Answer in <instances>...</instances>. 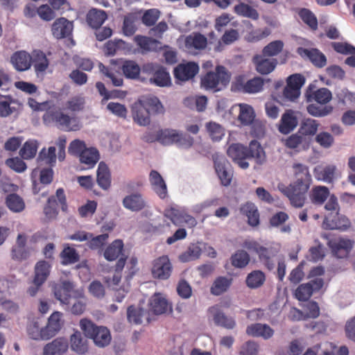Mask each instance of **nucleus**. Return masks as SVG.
Masks as SVG:
<instances>
[{
  "label": "nucleus",
  "instance_id": "obj_41",
  "mask_svg": "<svg viewBox=\"0 0 355 355\" xmlns=\"http://www.w3.org/2000/svg\"><path fill=\"white\" fill-rule=\"evenodd\" d=\"M234 12L239 16L250 18L252 20H257L259 18V12L253 6L240 2L234 8Z\"/></svg>",
  "mask_w": 355,
  "mask_h": 355
},
{
  "label": "nucleus",
  "instance_id": "obj_60",
  "mask_svg": "<svg viewBox=\"0 0 355 355\" xmlns=\"http://www.w3.org/2000/svg\"><path fill=\"white\" fill-rule=\"evenodd\" d=\"M60 256L62 259L61 263L64 266L75 263L79 261V255L76 250L69 245L64 248Z\"/></svg>",
  "mask_w": 355,
  "mask_h": 355
},
{
  "label": "nucleus",
  "instance_id": "obj_30",
  "mask_svg": "<svg viewBox=\"0 0 355 355\" xmlns=\"http://www.w3.org/2000/svg\"><path fill=\"white\" fill-rule=\"evenodd\" d=\"M240 212L248 218V223L252 227L259 225V213L257 206L251 202H247L240 207Z\"/></svg>",
  "mask_w": 355,
  "mask_h": 355
},
{
  "label": "nucleus",
  "instance_id": "obj_47",
  "mask_svg": "<svg viewBox=\"0 0 355 355\" xmlns=\"http://www.w3.org/2000/svg\"><path fill=\"white\" fill-rule=\"evenodd\" d=\"M79 158L81 163L87 165L88 168H92L99 160L100 155L97 149L90 148L82 152Z\"/></svg>",
  "mask_w": 355,
  "mask_h": 355
},
{
  "label": "nucleus",
  "instance_id": "obj_56",
  "mask_svg": "<svg viewBox=\"0 0 355 355\" xmlns=\"http://www.w3.org/2000/svg\"><path fill=\"white\" fill-rule=\"evenodd\" d=\"M255 117L254 112L252 106L247 104L240 105L239 120L241 124L248 125L251 124Z\"/></svg>",
  "mask_w": 355,
  "mask_h": 355
},
{
  "label": "nucleus",
  "instance_id": "obj_12",
  "mask_svg": "<svg viewBox=\"0 0 355 355\" xmlns=\"http://www.w3.org/2000/svg\"><path fill=\"white\" fill-rule=\"evenodd\" d=\"M323 286L324 280L322 278H315L307 283L298 286L295 291V296L299 301H307L313 293L318 292Z\"/></svg>",
  "mask_w": 355,
  "mask_h": 355
},
{
  "label": "nucleus",
  "instance_id": "obj_22",
  "mask_svg": "<svg viewBox=\"0 0 355 355\" xmlns=\"http://www.w3.org/2000/svg\"><path fill=\"white\" fill-rule=\"evenodd\" d=\"M123 206L132 212H139L146 207V202L141 193H132L124 197L122 201Z\"/></svg>",
  "mask_w": 355,
  "mask_h": 355
},
{
  "label": "nucleus",
  "instance_id": "obj_16",
  "mask_svg": "<svg viewBox=\"0 0 355 355\" xmlns=\"http://www.w3.org/2000/svg\"><path fill=\"white\" fill-rule=\"evenodd\" d=\"M227 153L241 168L245 169L249 166L248 162L245 161L248 159L246 146L239 144H232L228 148Z\"/></svg>",
  "mask_w": 355,
  "mask_h": 355
},
{
  "label": "nucleus",
  "instance_id": "obj_38",
  "mask_svg": "<svg viewBox=\"0 0 355 355\" xmlns=\"http://www.w3.org/2000/svg\"><path fill=\"white\" fill-rule=\"evenodd\" d=\"M97 183L103 189H107L111 185V174L106 164L101 162L97 169Z\"/></svg>",
  "mask_w": 355,
  "mask_h": 355
},
{
  "label": "nucleus",
  "instance_id": "obj_42",
  "mask_svg": "<svg viewBox=\"0 0 355 355\" xmlns=\"http://www.w3.org/2000/svg\"><path fill=\"white\" fill-rule=\"evenodd\" d=\"M107 19V14L104 10L93 8L87 15V21L89 26L98 29Z\"/></svg>",
  "mask_w": 355,
  "mask_h": 355
},
{
  "label": "nucleus",
  "instance_id": "obj_1",
  "mask_svg": "<svg viewBox=\"0 0 355 355\" xmlns=\"http://www.w3.org/2000/svg\"><path fill=\"white\" fill-rule=\"evenodd\" d=\"M80 327L84 335L92 339L99 347L107 346L112 340L110 330L104 326H98L91 320L83 318L80 320Z\"/></svg>",
  "mask_w": 355,
  "mask_h": 355
},
{
  "label": "nucleus",
  "instance_id": "obj_57",
  "mask_svg": "<svg viewBox=\"0 0 355 355\" xmlns=\"http://www.w3.org/2000/svg\"><path fill=\"white\" fill-rule=\"evenodd\" d=\"M249 254L243 250H239L231 257L232 265L237 268H245L250 262Z\"/></svg>",
  "mask_w": 355,
  "mask_h": 355
},
{
  "label": "nucleus",
  "instance_id": "obj_59",
  "mask_svg": "<svg viewBox=\"0 0 355 355\" xmlns=\"http://www.w3.org/2000/svg\"><path fill=\"white\" fill-rule=\"evenodd\" d=\"M150 114H161L164 112V107L159 98L156 96L146 97L141 99Z\"/></svg>",
  "mask_w": 355,
  "mask_h": 355
},
{
  "label": "nucleus",
  "instance_id": "obj_33",
  "mask_svg": "<svg viewBox=\"0 0 355 355\" xmlns=\"http://www.w3.org/2000/svg\"><path fill=\"white\" fill-rule=\"evenodd\" d=\"M71 348L78 354H85L88 352V341L82 334L76 331L70 338Z\"/></svg>",
  "mask_w": 355,
  "mask_h": 355
},
{
  "label": "nucleus",
  "instance_id": "obj_54",
  "mask_svg": "<svg viewBox=\"0 0 355 355\" xmlns=\"http://www.w3.org/2000/svg\"><path fill=\"white\" fill-rule=\"evenodd\" d=\"M121 69L124 76L130 79L138 78L140 73V67L133 60H125L121 65Z\"/></svg>",
  "mask_w": 355,
  "mask_h": 355
},
{
  "label": "nucleus",
  "instance_id": "obj_64",
  "mask_svg": "<svg viewBox=\"0 0 355 355\" xmlns=\"http://www.w3.org/2000/svg\"><path fill=\"white\" fill-rule=\"evenodd\" d=\"M284 46V44L282 40L272 41L263 47L262 54L268 58L276 56L282 51Z\"/></svg>",
  "mask_w": 355,
  "mask_h": 355
},
{
  "label": "nucleus",
  "instance_id": "obj_62",
  "mask_svg": "<svg viewBox=\"0 0 355 355\" xmlns=\"http://www.w3.org/2000/svg\"><path fill=\"white\" fill-rule=\"evenodd\" d=\"M137 16L135 13H128L124 17L123 23V32L126 36H131L137 31L136 22Z\"/></svg>",
  "mask_w": 355,
  "mask_h": 355
},
{
  "label": "nucleus",
  "instance_id": "obj_58",
  "mask_svg": "<svg viewBox=\"0 0 355 355\" xmlns=\"http://www.w3.org/2000/svg\"><path fill=\"white\" fill-rule=\"evenodd\" d=\"M266 280L265 274L261 270H253L247 276L245 282L250 288H257L262 286Z\"/></svg>",
  "mask_w": 355,
  "mask_h": 355
},
{
  "label": "nucleus",
  "instance_id": "obj_10",
  "mask_svg": "<svg viewBox=\"0 0 355 355\" xmlns=\"http://www.w3.org/2000/svg\"><path fill=\"white\" fill-rule=\"evenodd\" d=\"M172 271V263L167 255L161 256L153 261L151 273L155 279H168L171 277Z\"/></svg>",
  "mask_w": 355,
  "mask_h": 355
},
{
  "label": "nucleus",
  "instance_id": "obj_50",
  "mask_svg": "<svg viewBox=\"0 0 355 355\" xmlns=\"http://www.w3.org/2000/svg\"><path fill=\"white\" fill-rule=\"evenodd\" d=\"M232 284V279L225 277H218L214 282L210 292L214 295H220L227 291Z\"/></svg>",
  "mask_w": 355,
  "mask_h": 355
},
{
  "label": "nucleus",
  "instance_id": "obj_27",
  "mask_svg": "<svg viewBox=\"0 0 355 355\" xmlns=\"http://www.w3.org/2000/svg\"><path fill=\"white\" fill-rule=\"evenodd\" d=\"M297 125V119L292 110H287L282 114L278 126L279 132L287 135Z\"/></svg>",
  "mask_w": 355,
  "mask_h": 355
},
{
  "label": "nucleus",
  "instance_id": "obj_32",
  "mask_svg": "<svg viewBox=\"0 0 355 355\" xmlns=\"http://www.w3.org/2000/svg\"><path fill=\"white\" fill-rule=\"evenodd\" d=\"M293 168L295 178L294 182L311 186L312 179L307 166L297 163L293 164Z\"/></svg>",
  "mask_w": 355,
  "mask_h": 355
},
{
  "label": "nucleus",
  "instance_id": "obj_13",
  "mask_svg": "<svg viewBox=\"0 0 355 355\" xmlns=\"http://www.w3.org/2000/svg\"><path fill=\"white\" fill-rule=\"evenodd\" d=\"M305 98L308 103L328 104L332 99V94L326 87L317 89L315 85L310 84L306 90Z\"/></svg>",
  "mask_w": 355,
  "mask_h": 355
},
{
  "label": "nucleus",
  "instance_id": "obj_11",
  "mask_svg": "<svg viewBox=\"0 0 355 355\" xmlns=\"http://www.w3.org/2000/svg\"><path fill=\"white\" fill-rule=\"evenodd\" d=\"M207 313L209 318H211L218 327L227 329H233L236 327V323L234 318L227 315L218 304L210 306Z\"/></svg>",
  "mask_w": 355,
  "mask_h": 355
},
{
  "label": "nucleus",
  "instance_id": "obj_6",
  "mask_svg": "<svg viewBox=\"0 0 355 355\" xmlns=\"http://www.w3.org/2000/svg\"><path fill=\"white\" fill-rule=\"evenodd\" d=\"M60 205L63 211H67L68 205L64 191L59 188L55 192V196H50L44 207V214L48 219H54L58 214V205Z\"/></svg>",
  "mask_w": 355,
  "mask_h": 355
},
{
  "label": "nucleus",
  "instance_id": "obj_25",
  "mask_svg": "<svg viewBox=\"0 0 355 355\" xmlns=\"http://www.w3.org/2000/svg\"><path fill=\"white\" fill-rule=\"evenodd\" d=\"M149 182L153 190L160 198L164 199L167 196L166 182L158 171L152 170L150 172Z\"/></svg>",
  "mask_w": 355,
  "mask_h": 355
},
{
  "label": "nucleus",
  "instance_id": "obj_2",
  "mask_svg": "<svg viewBox=\"0 0 355 355\" xmlns=\"http://www.w3.org/2000/svg\"><path fill=\"white\" fill-rule=\"evenodd\" d=\"M43 119L46 122L55 123L59 129L65 132L78 131L82 128V123L78 117L69 116L60 110L46 112L43 116Z\"/></svg>",
  "mask_w": 355,
  "mask_h": 355
},
{
  "label": "nucleus",
  "instance_id": "obj_39",
  "mask_svg": "<svg viewBox=\"0 0 355 355\" xmlns=\"http://www.w3.org/2000/svg\"><path fill=\"white\" fill-rule=\"evenodd\" d=\"M148 318V313L146 310L139 306L131 305L127 309V318L130 323L140 324L142 323L143 318Z\"/></svg>",
  "mask_w": 355,
  "mask_h": 355
},
{
  "label": "nucleus",
  "instance_id": "obj_7",
  "mask_svg": "<svg viewBox=\"0 0 355 355\" xmlns=\"http://www.w3.org/2000/svg\"><path fill=\"white\" fill-rule=\"evenodd\" d=\"M310 186L303 184L291 183L281 189L282 192L288 197L292 206L301 208L306 201V194Z\"/></svg>",
  "mask_w": 355,
  "mask_h": 355
},
{
  "label": "nucleus",
  "instance_id": "obj_4",
  "mask_svg": "<svg viewBox=\"0 0 355 355\" xmlns=\"http://www.w3.org/2000/svg\"><path fill=\"white\" fill-rule=\"evenodd\" d=\"M243 247L248 251L256 253L261 262L270 270L275 267L273 258L277 256V250L272 247L266 248L261 245L256 241L246 240L243 243Z\"/></svg>",
  "mask_w": 355,
  "mask_h": 355
},
{
  "label": "nucleus",
  "instance_id": "obj_8",
  "mask_svg": "<svg viewBox=\"0 0 355 355\" xmlns=\"http://www.w3.org/2000/svg\"><path fill=\"white\" fill-rule=\"evenodd\" d=\"M213 160L214 168L220 184L225 187L230 185L233 177V171L230 163L224 156L217 154L213 155Z\"/></svg>",
  "mask_w": 355,
  "mask_h": 355
},
{
  "label": "nucleus",
  "instance_id": "obj_55",
  "mask_svg": "<svg viewBox=\"0 0 355 355\" xmlns=\"http://www.w3.org/2000/svg\"><path fill=\"white\" fill-rule=\"evenodd\" d=\"M150 306L154 313L158 315L164 313L167 311L168 302L159 294H155L150 301Z\"/></svg>",
  "mask_w": 355,
  "mask_h": 355
},
{
  "label": "nucleus",
  "instance_id": "obj_51",
  "mask_svg": "<svg viewBox=\"0 0 355 355\" xmlns=\"http://www.w3.org/2000/svg\"><path fill=\"white\" fill-rule=\"evenodd\" d=\"M178 131L173 129H164L158 132L157 139L163 145H172L176 144Z\"/></svg>",
  "mask_w": 355,
  "mask_h": 355
},
{
  "label": "nucleus",
  "instance_id": "obj_18",
  "mask_svg": "<svg viewBox=\"0 0 355 355\" xmlns=\"http://www.w3.org/2000/svg\"><path fill=\"white\" fill-rule=\"evenodd\" d=\"M252 60L257 72L263 75L273 71L278 64L276 58L264 57L263 54L254 55Z\"/></svg>",
  "mask_w": 355,
  "mask_h": 355
},
{
  "label": "nucleus",
  "instance_id": "obj_48",
  "mask_svg": "<svg viewBox=\"0 0 355 355\" xmlns=\"http://www.w3.org/2000/svg\"><path fill=\"white\" fill-rule=\"evenodd\" d=\"M297 14L302 21L312 31H316L318 28V19L315 14L308 8H300Z\"/></svg>",
  "mask_w": 355,
  "mask_h": 355
},
{
  "label": "nucleus",
  "instance_id": "obj_35",
  "mask_svg": "<svg viewBox=\"0 0 355 355\" xmlns=\"http://www.w3.org/2000/svg\"><path fill=\"white\" fill-rule=\"evenodd\" d=\"M334 107L328 104H319L311 103L306 106L307 112L314 117L322 118L330 115Z\"/></svg>",
  "mask_w": 355,
  "mask_h": 355
},
{
  "label": "nucleus",
  "instance_id": "obj_15",
  "mask_svg": "<svg viewBox=\"0 0 355 355\" xmlns=\"http://www.w3.org/2000/svg\"><path fill=\"white\" fill-rule=\"evenodd\" d=\"M328 245L334 255L341 259L348 256L353 248V242L348 239L333 238L329 240Z\"/></svg>",
  "mask_w": 355,
  "mask_h": 355
},
{
  "label": "nucleus",
  "instance_id": "obj_37",
  "mask_svg": "<svg viewBox=\"0 0 355 355\" xmlns=\"http://www.w3.org/2000/svg\"><path fill=\"white\" fill-rule=\"evenodd\" d=\"M123 242L121 239L112 241L105 250L103 255L106 260L112 261L116 260L123 250Z\"/></svg>",
  "mask_w": 355,
  "mask_h": 355
},
{
  "label": "nucleus",
  "instance_id": "obj_45",
  "mask_svg": "<svg viewBox=\"0 0 355 355\" xmlns=\"http://www.w3.org/2000/svg\"><path fill=\"white\" fill-rule=\"evenodd\" d=\"M329 189L325 186H315L312 188L311 200L315 205H322L330 196Z\"/></svg>",
  "mask_w": 355,
  "mask_h": 355
},
{
  "label": "nucleus",
  "instance_id": "obj_53",
  "mask_svg": "<svg viewBox=\"0 0 355 355\" xmlns=\"http://www.w3.org/2000/svg\"><path fill=\"white\" fill-rule=\"evenodd\" d=\"M300 91L295 89L294 87L286 84V87L284 88L283 93L282 96H279V98H275V100L282 105H285L286 102H295L300 97Z\"/></svg>",
  "mask_w": 355,
  "mask_h": 355
},
{
  "label": "nucleus",
  "instance_id": "obj_3",
  "mask_svg": "<svg viewBox=\"0 0 355 355\" xmlns=\"http://www.w3.org/2000/svg\"><path fill=\"white\" fill-rule=\"evenodd\" d=\"M230 80V75L222 65L216 67L215 71L207 72L201 78V86L206 89L219 91L226 86Z\"/></svg>",
  "mask_w": 355,
  "mask_h": 355
},
{
  "label": "nucleus",
  "instance_id": "obj_26",
  "mask_svg": "<svg viewBox=\"0 0 355 355\" xmlns=\"http://www.w3.org/2000/svg\"><path fill=\"white\" fill-rule=\"evenodd\" d=\"M132 117L134 121L140 125H147L150 123V114L146 108L143 101L139 100L132 107Z\"/></svg>",
  "mask_w": 355,
  "mask_h": 355
},
{
  "label": "nucleus",
  "instance_id": "obj_5",
  "mask_svg": "<svg viewBox=\"0 0 355 355\" xmlns=\"http://www.w3.org/2000/svg\"><path fill=\"white\" fill-rule=\"evenodd\" d=\"M143 71L150 76L149 82L155 86L165 87L171 85L170 74L163 66L147 63L143 66Z\"/></svg>",
  "mask_w": 355,
  "mask_h": 355
},
{
  "label": "nucleus",
  "instance_id": "obj_46",
  "mask_svg": "<svg viewBox=\"0 0 355 355\" xmlns=\"http://www.w3.org/2000/svg\"><path fill=\"white\" fill-rule=\"evenodd\" d=\"M320 126L319 122L311 118L304 119L301 123L299 132L307 137V136H313L316 134Z\"/></svg>",
  "mask_w": 355,
  "mask_h": 355
},
{
  "label": "nucleus",
  "instance_id": "obj_49",
  "mask_svg": "<svg viewBox=\"0 0 355 355\" xmlns=\"http://www.w3.org/2000/svg\"><path fill=\"white\" fill-rule=\"evenodd\" d=\"M8 208L12 212H21L25 209V202L22 198L16 193H10L6 198Z\"/></svg>",
  "mask_w": 355,
  "mask_h": 355
},
{
  "label": "nucleus",
  "instance_id": "obj_52",
  "mask_svg": "<svg viewBox=\"0 0 355 355\" xmlns=\"http://www.w3.org/2000/svg\"><path fill=\"white\" fill-rule=\"evenodd\" d=\"M70 311L73 315H80L83 314L87 306V299L83 294L73 296L71 298Z\"/></svg>",
  "mask_w": 355,
  "mask_h": 355
},
{
  "label": "nucleus",
  "instance_id": "obj_29",
  "mask_svg": "<svg viewBox=\"0 0 355 355\" xmlns=\"http://www.w3.org/2000/svg\"><path fill=\"white\" fill-rule=\"evenodd\" d=\"M246 334L252 337H261L267 340L273 336L274 330L268 324L255 323L247 327Z\"/></svg>",
  "mask_w": 355,
  "mask_h": 355
},
{
  "label": "nucleus",
  "instance_id": "obj_34",
  "mask_svg": "<svg viewBox=\"0 0 355 355\" xmlns=\"http://www.w3.org/2000/svg\"><path fill=\"white\" fill-rule=\"evenodd\" d=\"M239 33L237 30L230 28L226 30L221 38L218 41L217 44L214 46V51L221 52L224 49L225 45H230L239 39Z\"/></svg>",
  "mask_w": 355,
  "mask_h": 355
},
{
  "label": "nucleus",
  "instance_id": "obj_19",
  "mask_svg": "<svg viewBox=\"0 0 355 355\" xmlns=\"http://www.w3.org/2000/svg\"><path fill=\"white\" fill-rule=\"evenodd\" d=\"M297 53L302 58H308L315 67L322 68L327 64L325 55L317 49H305L298 47Z\"/></svg>",
  "mask_w": 355,
  "mask_h": 355
},
{
  "label": "nucleus",
  "instance_id": "obj_31",
  "mask_svg": "<svg viewBox=\"0 0 355 355\" xmlns=\"http://www.w3.org/2000/svg\"><path fill=\"white\" fill-rule=\"evenodd\" d=\"M68 347L69 344L66 338H58L46 345L44 348V355H60L66 352Z\"/></svg>",
  "mask_w": 355,
  "mask_h": 355
},
{
  "label": "nucleus",
  "instance_id": "obj_63",
  "mask_svg": "<svg viewBox=\"0 0 355 355\" xmlns=\"http://www.w3.org/2000/svg\"><path fill=\"white\" fill-rule=\"evenodd\" d=\"M85 105V98L81 96H76L70 98L65 103V110L72 112H79L84 110Z\"/></svg>",
  "mask_w": 355,
  "mask_h": 355
},
{
  "label": "nucleus",
  "instance_id": "obj_14",
  "mask_svg": "<svg viewBox=\"0 0 355 355\" xmlns=\"http://www.w3.org/2000/svg\"><path fill=\"white\" fill-rule=\"evenodd\" d=\"M311 139L310 138L302 135L299 132L282 139L284 146L293 150L295 153L308 150L311 146Z\"/></svg>",
  "mask_w": 355,
  "mask_h": 355
},
{
  "label": "nucleus",
  "instance_id": "obj_40",
  "mask_svg": "<svg viewBox=\"0 0 355 355\" xmlns=\"http://www.w3.org/2000/svg\"><path fill=\"white\" fill-rule=\"evenodd\" d=\"M247 155L248 158H254L258 164H262L266 160L263 148L256 140L251 141L247 147Z\"/></svg>",
  "mask_w": 355,
  "mask_h": 355
},
{
  "label": "nucleus",
  "instance_id": "obj_43",
  "mask_svg": "<svg viewBox=\"0 0 355 355\" xmlns=\"http://www.w3.org/2000/svg\"><path fill=\"white\" fill-rule=\"evenodd\" d=\"M185 45L188 49H205L207 45V37L199 33H195L186 37Z\"/></svg>",
  "mask_w": 355,
  "mask_h": 355
},
{
  "label": "nucleus",
  "instance_id": "obj_28",
  "mask_svg": "<svg viewBox=\"0 0 355 355\" xmlns=\"http://www.w3.org/2000/svg\"><path fill=\"white\" fill-rule=\"evenodd\" d=\"M31 60L32 57L24 51H17L10 58L11 63L15 69L19 71H24L30 69Z\"/></svg>",
  "mask_w": 355,
  "mask_h": 355
},
{
  "label": "nucleus",
  "instance_id": "obj_9",
  "mask_svg": "<svg viewBox=\"0 0 355 355\" xmlns=\"http://www.w3.org/2000/svg\"><path fill=\"white\" fill-rule=\"evenodd\" d=\"M325 209L328 211H335L336 216L334 219L331 220V223L328 225L329 229L347 230L350 226L349 219L343 216L338 215L339 205L338 199L334 194L329 197V200L324 206Z\"/></svg>",
  "mask_w": 355,
  "mask_h": 355
},
{
  "label": "nucleus",
  "instance_id": "obj_24",
  "mask_svg": "<svg viewBox=\"0 0 355 355\" xmlns=\"http://www.w3.org/2000/svg\"><path fill=\"white\" fill-rule=\"evenodd\" d=\"M51 265L45 260L37 261L34 267L33 283L43 285L51 274Z\"/></svg>",
  "mask_w": 355,
  "mask_h": 355
},
{
  "label": "nucleus",
  "instance_id": "obj_61",
  "mask_svg": "<svg viewBox=\"0 0 355 355\" xmlns=\"http://www.w3.org/2000/svg\"><path fill=\"white\" fill-rule=\"evenodd\" d=\"M27 331L33 340H49L44 327L41 328L38 322H31L27 327Z\"/></svg>",
  "mask_w": 355,
  "mask_h": 355
},
{
  "label": "nucleus",
  "instance_id": "obj_44",
  "mask_svg": "<svg viewBox=\"0 0 355 355\" xmlns=\"http://www.w3.org/2000/svg\"><path fill=\"white\" fill-rule=\"evenodd\" d=\"M31 64L33 65L37 74H39L46 70L49 65V62L44 52L42 51H35L32 58Z\"/></svg>",
  "mask_w": 355,
  "mask_h": 355
},
{
  "label": "nucleus",
  "instance_id": "obj_36",
  "mask_svg": "<svg viewBox=\"0 0 355 355\" xmlns=\"http://www.w3.org/2000/svg\"><path fill=\"white\" fill-rule=\"evenodd\" d=\"M62 313L59 311L53 312L48 320V323L44 327L49 339L53 337L61 329V318Z\"/></svg>",
  "mask_w": 355,
  "mask_h": 355
},
{
  "label": "nucleus",
  "instance_id": "obj_17",
  "mask_svg": "<svg viewBox=\"0 0 355 355\" xmlns=\"http://www.w3.org/2000/svg\"><path fill=\"white\" fill-rule=\"evenodd\" d=\"M199 67L193 62L180 64L174 69V76L177 80L186 81L193 78L198 72Z\"/></svg>",
  "mask_w": 355,
  "mask_h": 355
},
{
  "label": "nucleus",
  "instance_id": "obj_20",
  "mask_svg": "<svg viewBox=\"0 0 355 355\" xmlns=\"http://www.w3.org/2000/svg\"><path fill=\"white\" fill-rule=\"evenodd\" d=\"M73 289V285L69 281H63L59 284H56L53 288V293L55 298L61 304L69 305L71 301V292Z\"/></svg>",
  "mask_w": 355,
  "mask_h": 355
},
{
  "label": "nucleus",
  "instance_id": "obj_21",
  "mask_svg": "<svg viewBox=\"0 0 355 355\" xmlns=\"http://www.w3.org/2000/svg\"><path fill=\"white\" fill-rule=\"evenodd\" d=\"M73 24L64 17L57 19L51 26L52 34L56 39H62L71 35Z\"/></svg>",
  "mask_w": 355,
  "mask_h": 355
},
{
  "label": "nucleus",
  "instance_id": "obj_23",
  "mask_svg": "<svg viewBox=\"0 0 355 355\" xmlns=\"http://www.w3.org/2000/svg\"><path fill=\"white\" fill-rule=\"evenodd\" d=\"M313 173L317 180L330 184L336 178L337 168L334 164L317 166L313 170Z\"/></svg>",
  "mask_w": 355,
  "mask_h": 355
}]
</instances>
